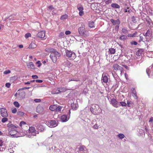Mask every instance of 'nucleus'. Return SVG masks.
<instances>
[{"instance_id":"nucleus-1","label":"nucleus","mask_w":153,"mask_h":153,"mask_svg":"<svg viewBox=\"0 0 153 153\" xmlns=\"http://www.w3.org/2000/svg\"><path fill=\"white\" fill-rule=\"evenodd\" d=\"M60 56V54L56 51V50H55V51L51 53L50 57L52 62L54 63H55L56 62L57 59H58Z\"/></svg>"},{"instance_id":"nucleus-2","label":"nucleus","mask_w":153,"mask_h":153,"mask_svg":"<svg viewBox=\"0 0 153 153\" xmlns=\"http://www.w3.org/2000/svg\"><path fill=\"white\" fill-rule=\"evenodd\" d=\"M79 34L82 36L84 37L87 36L89 35L88 32L85 30L84 27L82 26L78 29Z\"/></svg>"},{"instance_id":"nucleus-3","label":"nucleus","mask_w":153,"mask_h":153,"mask_svg":"<svg viewBox=\"0 0 153 153\" xmlns=\"http://www.w3.org/2000/svg\"><path fill=\"white\" fill-rule=\"evenodd\" d=\"M66 56L68 58H71V59H74L76 57L75 53L71 51L67 50L65 51Z\"/></svg>"},{"instance_id":"nucleus-4","label":"nucleus","mask_w":153,"mask_h":153,"mask_svg":"<svg viewBox=\"0 0 153 153\" xmlns=\"http://www.w3.org/2000/svg\"><path fill=\"white\" fill-rule=\"evenodd\" d=\"M45 124L50 128L54 127L58 125V123L56 121L54 120H52L46 121Z\"/></svg>"},{"instance_id":"nucleus-5","label":"nucleus","mask_w":153,"mask_h":153,"mask_svg":"<svg viewBox=\"0 0 153 153\" xmlns=\"http://www.w3.org/2000/svg\"><path fill=\"white\" fill-rule=\"evenodd\" d=\"M18 99L21 100L22 99H24L25 96V92L21 89H19L18 91Z\"/></svg>"},{"instance_id":"nucleus-6","label":"nucleus","mask_w":153,"mask_h":153,"mask_svg":"<svg viewBox=\"0 0 153 153\" xmlns=\"http://www.w3.org/2000/svg\"><path fill=\"white\" fill-rule=\"evenodd\" d=\"M45 124L43 123V124H37V126H35L36 127V129L40 132H43L45 130Z\"/></svg>"},{"instance_id":"nucleus-7","label":"nucleus","mask_w":153,"mask_h":153,"mask_svg":"<svg viewBox=\"0 0 153 153\" xmlns=\"http://www.w3.org/2000/svg\"><path fill=\"white\" fill-rule=\"evenodd\" d=\"M0 113L1 116L3 117H8V115L7 110L4 108H1Z\"/></svg>"},{"instance_id":"nucleus-8","label":"nucleus","mask_w":153,"mask_h":153,"mask_svg":"<svg viewBox=\"0 0 153 153\" xmlns=\"http://www.w3.org/2000/svg\"><path fill=\"white\" fill-rule=\"evenodd\" d=\"M8 131L10 135L13 136L14 137H19L16 135V134L18 133V132L16 129L9 130Z\"/></svg>"},{"instance_id":"nucleus-9","label":"nucleus","mask_w":153,"mask_h":153,"mask_svg":"<svg viewBox=\"0 0 153 153\" xmlns=\"http://www.w3.org/2000/svg\"><path fill=\"white\" fill-rule=\"evenodd\" d=\"M62 89L61 88H58L54 89L51 92L52 94H58L63 91Z\"/></svg>"},{"instance_id":"nucleus-10","label":"nucleus","mask_w":153,"mask_h":153,"mask_svg":"<svg viewBox=\"0 0 153 153\" xmlns=\"http://www.w3.org/2000/svg\"><path fill=\"white\" fill-rule=\"evenodd\" d=\"M118 102L115 98H113L111 100V103L115 107L117 108L118 107Z\"/></svg>"},{"instance_id":"nucleus-11","label":"nucleus","mask_w":153,"mask_h":153,"mask_svg":"<svg viewBox=\"0 0 153 153\" xmlns=\"http://www.w3.org/2000/svg\"><path fill=\"white\" fill-rule=\"evenodd\" d=\"M113 67L115 70H119L121 72L123 71V68L121 66L118 65L117 64H115L113 65Z\"/></svg>"},{"instance_id":"nucleus-12","label":"nucleus","mask_w":153,"mask_h":153,"mask_svg":"<svg viewBox=\"0 0 153 153\" xmlns=\"http://www.w3.org/2000/svg\"><path fill=\"white\" fill-rule=\"evenodd\" d=\"M132 95L135 99H137L138 98L137 94V92L135 89L132 88L131 89Z\"/></svg>"},{"instance_id":"nucleus-13","label":"nucleus","mask_w":153,"mask_h":153,"mask_svg":"<svg viewBox=\"0 0 153 153\" xmlns=\"http://www.w3.org/2000/svg\"><path fill=\"white\" fill-rule=\"evenodd\" d=\"M43 111L44 108L42 106L40 105L37 106L36 109V111L37 113L41 114L42 113Z\"/></svg>"},{"instance_id":"nucleus-14","label":"nucleus","mask_w":153,"mask_h":153,"mask_svg":"<svg viewBox=\"0 0 153 153\" xmlns=\"http://www.w3.org/2000/svg\"><path fill=\"white\" fill-rule=\"evenodd\" d=\"M77 8L78 10L79 11V16H82L84 14V11H83V7L81 6V7H78L77 6Z\"/></svg>"},{"instance_id":"nucleus-15","label":"nucleus","mask_w":153,"mask_h":153,"mask_svg":"<svg viewBox=\"0 0 153 153\" xmlns=\"http://www.w3.org/2000/svg\"><path fill=\"white\" fill-rule=\"evenodd\" d=\"M110 22L112 23L113 25H119L120 23V20L119 19H117L116 20H114L111 19H110Z\"/></svg>"},{"instance_id":"nucleus-16","label":"nucleus","mask_w":153,"mask_h":153,"mask_svg":"<svg viewBox=\"0 0 153 153\" xmlns=\"http://www.w3.org/2000/svg\"><path fill=\"white\" fill-rule=\"evenodd\" d=\"M7 126L9 127L8 131L13 129H15L14 128H17L18 127V126H16L10 123H8L7 124Z\"/></svg>"},{"instance_id":"nucleus-17","label":"nucleus","mask_w":153,"mask_h":153,"mask_svg":"<svg viewBox=\"0 0 153 153\" xmlns=\"http://www.w3.org/2000/svg\"><path fill=\"white\" fill-rule=\"evenodd\" d=\"M37 36L39 38H43L45 37V32L42 31L39 32L37 34Z\"/></svg>"},{"instance_id":"nucleus-18","label":"nucleus","mask_w":153,"mask_h":153,"mask_svg":"<svg viewBox=\"0 0 153 153\" xmlns=\"http://www.w3.org/2000/svg\"><path fill=\"white\" fill-rule=\"evenodd\" d=\"M101 80L102 82L106 83L108 81V78L106 76L103 74L102 75Z\"/></svg>"},{"instance_id":"nucleus-19","label":"nucleus","mask_w":153,"mask_h":153,"mask_svg":"<svg viewBox=\"0 0 153 153\" xmlns=\"http://www.w3.org/2000/svg\"><path fill=\"white\" fill-rule=\"evenodd\" d=\"M97 105L98 106V105H96L95 104H93L92 105V106H91L90 108V111H91V112L92 113V114H97V110H96L94 108V106L95 107L96 106L95 105Z\"/></svg>"},{"instance_id":"nucleus-20","label":"nucleus","mask_w":153,"mask_h":153,"mask_svg":"<svg viewBox=\"0 0 153 153\" xmlns=\"http://www.w3.org/2000/svg\"><path fill=\"white\" fill-rule=\"evenodd\" d=\"M6 148V146L3 144L1 140H0V151H4Z\"/></svg>"},{"instance_id":"nucleus-21","label":"nucleus","mask_w":153,"mask_h":153,"mask_svg":"<svg viewBox=\"0 0 153 153\" xmlns=\"http://www.w3.org/2000/svg\"><path fill=\"white\" fill-rule=\"evenodd\" d=\"M68 119V118L66 115H62L60 118V120L62 122H65L67 121Z\"/></svg>"},{"instance_id":"nucleus-22","label":"nucleus","mask_w":153,"mask_h":153,"mask_svg":"<svg viewBox=\"0 0 153 153\" xmlns=\"http://www.w3.org/2000/svg\"><path fill=\"white\" fill-rule=\"evenodd\" d=\"M27 65L29 68H30L32 69H35V66L33 62H32L27 63Z\"/></svg>"},{"instance_id":"nucleus-23","label":"nucleus","mask_w":153,"mask_h":153,"mask_svg":"<svg viewBox=\"0 0 153 153\" xmlns=\"http://www.w3.org/2000/svg\"><path fill=\"white\" fill-rule=\"evenodd\" d=\"M87 113L84 110L81 111L80 112V116L81 117L85 118L87 116Z\"/></svg>"},{"instance_id":"nucleus-24","label":"nucleus","mask_w":153,"mask_h":153,"mask_svg":"<svg viewBox=\"0 0 153 153\" xmlns=\"http://www.w3.org/2000/svg\"><path fill=\"white\" fill-rule=\"evenodd\" d=\"M71 108L73 110H76L77 109V108L78 107V105L77 103L76 104V103H75L74 102L72 103L71 104Z\"/></svg>"},{"instance_id":"nucleus-25","label":"nucleus","mask_w":153,"mask_h":153,"mask_svg":"<svg viewBox=\"0 0 153 153\" xmlns=\"http://www.w3.org/2000/svg\"><path fill=\"white\" fill-rule=\"evenodd\" d=\"M45 51L48 52L53 53L55 51V49L51 48H47L45 49Z\"/></svg>"},{"instance_id":"nucleus-26","label":"nucleus","mask_w":153,"mask_h":153,"mask_svg":"<svg viewBox=\"0 0 153 153\" xmlns=\"http://www.w3.org/2000/svg\"><path fill=\"white\" fill-rule=\"evenodd\" d=\"M36 45L34 43L31 42L30 45L28 48L30 49H33L36 47Z\"/></svg>"},{"instance_id":"nucleus-27","label":"nucleus","mask_w":153,"mask_h":153,"mask_svg":"<svg viewBox=\"0 0 153 153\" xmlns=\"http://www.w3.org/2000/svg\"><path fill=\"white\" fill-rule=\"evenodd\" d=\"M56 105H51L49 108V109L52 111H55L56 109Z\"/></svg>"},{"instance_id":"nucleus-28","label":"nucleus","mask_w":153,"mask_h":153,"mask_svg":"<svg viewBox=\"0 0 153 153\" xmlns=\"http://www.w3.org/2000/svg\"><path fill=\"white\" fill-rule=\"evenodd\" d=\"M152 34V32L149 30H148L145 33H143V35L145 36H151Z\"/></svg>"},{"instance_id":"nucleus-29","label":"nucleus","mask_w":153,"mask_h":153,"mask_svg":"<svg viewBox=\"0 0 153 153\" xmlns=\"http://www.w3.org/2000/svg\"><path fill=\"white\" fill-rule=\"evenodd\" d=\"M28 130L30 133H32L34 132L36 130L35 128L34 127L31 126L29 127Z\"/></svg>"},{"instance_id":"nucleus-30","label":"nucleus","mask_w":153,"mask_h":153,"mask_svg":"<svg viewBox=\"0 0 153 153\" xmlns=\"http://www.w3.org/2000/svg\"><path fill=\"white\" fill-rule=\"evenodd\" d=\"M112 7L115 8H119L120 6L118 4L116 3H112L111 5Z\"/></svg>"},{"instance_id":"nucleus-31","label":"nucleus","mask_w":153,"mask_h":153,"mask_svg":"<svg viewBox=\"0 0 153 153\" xmlns=\"http://www.w3.org/2000/svg\"><path fill=\"white\" fill-rule=\"evenodd\" d=\"M88 25L91 28L94 27V22L92 21L89 22Z\"/></svg>"},{"instance_id":"nucleus-32","label":"nucleus","mask_w":153,"mask_h":153,"mask_svg":"<svg viewBox=\"0 0 153 153\" xmlns=\"http://www.w3.org/2000/svg\"><path fill=\"white\" fill-rule=\"evenodd\" d=\"M62 108V106L56 105V109L55 110L56 112H58L61 111V110Z\"/></svg>"},{"instance_id":"nucleus-33","label":"nucleus","mask_w":153,"mask_h":153,"mask_svg":"<svg viewBox=\"0 0 153 153\" xmlns=\"http://www.w3.org/2000/svg\"><path fill=\"white\" fill-rule=\"evenodd\" d=\"M109 52L111 54H114L115 52V50L113 48H110L109 50Z\"/></svg>"},{"instance_id":"nucleus-34","label":"nucleus","mask_w":153,"mask_h":153,"mask_svg":"<svg viewBox=\"0 0 153 153\" xmlns=\"http://www.w3.org/2000/svg\"><path fill=\"white\" fill-rule=\"evenodd\" d=\"M143 52V51L142 49L139 50L136 52V55L138 56H140Z\"/></svg>"},{"instance_id":"nucleus-35","label":"nucleus","mask_w":153,"mask_h":153,"mask_svg":"<svg viewBox=\"0 0 153 153\" xmlns=\"http://www.w3.org/2000/svg\"><path fill=\"white\" fill-rule=\"evenodd\" d=\"M87 149L85 146H81L79 147V150L80 151L82 152L83 151H84V150H85V149Z\"/></svg>"},{"instance_id":"nucleus-36","label":"nucleus","mask_w":153,"mask_h":153,"mask_svg":"<svg viewBox=\"0 0 153 153\" xmlns=\"http://www.w3.org/2000/svg\"><path fill=\"white\" fill-rule=\"evenodd\" d=\"M68 17V15L66 14L63 15L62 16L60 17V19L62 20H64L67 18Z\"/></svg>"},{"instance_id":"nucleus-37","label":"nucleus","mask_w":153,"mask_h":153,"mask_svg":"<svg viewBox=\"0 0 153 153\" xmlns=\"http://www.w3.org/2000/svg\"><path fill=\"white\" fill-rule=\"evenodd\" d=\"M127 39V36L125 35H122L119 37V39L121 40H126Z\"/></svg>"},{"instance_id":"nucleus-38","label":"nucleus","mask_w":153,"mask_h":153,"mask_svg":"<svg viewBox=\"0 0 153 153\" xmlns=\"http://www.w3.org/2000/svg\"><path fill=\"white\" fill-rule=\"evenodd\" d=\"M122 33L124 34H126L128 33V30L126 28H123L122 29Z\"/></svg>"},{"instance_id":"nucleus-39","label":"nucleus","mask_w":153,"mask_h":153,"mask_svg":"<svg viewBox=\"0 0 153 153\" xmlns=\"http://www.w3.org/2000/svg\"><path fill=\"white\" fill-rule=\"evenodd\" d=\"M24 114V113L22 111H18L17 112V115L19 116H23Z\"/></svg>"},{"instance_id":"nucleus-40","label":"nucleus","mask_w":153,"mask_h":153,"mask_svg":"<svg viewBox=\"0 0 153 153\" xmlns=\"http://www.w3.org/2000/svg\"><path fill=\"white\" fill-rule=\"evenodd\" d=\"M13 104L16 107H19L20 106L19 104L17 101H15L13 102Z\"/></svg>"},{"instance_id":"nucleus-41","label":"nucleus","mask_w":153,"mask_h":153,"mask_svg":"<svg viewBox=\"0 0 153 153\" xmlns=\"http://www.w3.org/2000/svg\"><path fill=\"white\" fill-rule=\"evenodd\" d=\"M1 120V122L3 123H5V122L7 121L8 119L7 117H4Z\"/></svg>"},{"instance_id":"nucleus-42","label":"nucleus","mask_w":153,"mask_h":153,"mask_svg":"<svg viewBox=\"0 0 153 153\" xmlns=\"http://www.w3.org/2000/svg\"><path fill=\"white\" fill-rule=\"evenodd\" d=\"M117 136L119 138L121 139H123L125 137L124 135L123 134H119Z\"/></svg>"},{"instance_id":"nucleus-43","label":"nucleus","mask_w":153,"mask_h":153,"mask_svg":"<svg viewBox=\"0 0 153 153\" xmlns=\"http://www.w3.org/2000/svg\"><path fill=\"white\" fill-rule=\"evenodd\" d=\"M31 36V34L30 33H27L25 35V37L26 39H27L29 37Z\"/></svg>"},{"instance_id":"nucleus-44","label":"nucleus","mask_w":153,"mask_h":153,"mask_svg":"<svg viewBox=\"0 0 153 153\" xmlns=\"http://www.w3.org/2000/svg\"><path fill=\"white\" fill-rule=\"evenodd\" d=\"M146 72L147 74H148V75L149 77V75H150V69H149V68H147L146 69Z\"/></svg>"},{"instance_id":"nucleus-45","label":"nucleus","mask_w":153,"mask_h":153,"mask_svg":"<svg viewBox=\"0 0 153 153\" xmlns=\"http://www.w3.org/2000/svg\"><path fill=\"white\" fill-rule=\"evenodd\" d=\"M120 104L122 106H126V104L125 102H120Z\"/></svg>"},{"instance_id":"nucleus-46","label":"nucleus","mask_w":153,"mask_h":153,"mask_svg":"<svg viewBox=\"0 0 153 153\" xmlns=\"http://www.w3.org/2000/svg\"><path fill=\"white\" fill-rule=\"evenodd\" d=\"M92 127L94 129H97L98 128L99 126L96 123Z\"/></svg>"},{"instance_id":"nucleus-47","label":"nucleus","mask_w":153,"mask_h":153,"mask_svg":"<svg viewBox=\"0 0 153 153\" xmlns=\"http://www.w3.org/2000/svg\"><path fill=\"white\" fill-rule=\"evenodd\" d=\"M10 73V71L9 70H6L4 72V74H7Z\"/></svg>"},{"instance_id":"nucleus-48","label":"nucleus","mask_w":153,"mask_h":153,"mask_svg":"<svg viewBox=\"0 0 153 153\" xmlns=\"http://www.w3.org/2000/svg\"><path fill=\"white\" fill-rule=\"evenodd\" d=\"M26 124L25 122L24 121H21L19 123V126L21 127L23 125H24Z\"/></svg>"},{"instance_id":"nucleus-49","label":"nucleus","mask_w":153,"mask_h":153,"mask_svg":"<svg viewBox=\"0 0 153 153\" xmlns=\"http://www.w3.org/2000/svg\"><path fill=\"white\" fill-rule=\"evenodd\" d=\"M130 44L131 45H136L137 43L136 41H132L131 42Z\"/></svg>"},{"instance_id":"nucleus-50","label":"nucleus","mask_w":153,"mask_h":153,"mask_svg":"<svg viewBox=\"0 0 153 153\" xmlns=\"http://www.w3.org/2000/svg\"><path fill=\"white\" fill-rule=\"evenodd\" d=\"M36 63L38 64V67H39L41 66V65H42V64L40 61H38L36 62Z\"/></svg>"},{"instance_id":"nucleus-51","label":"nucleus","mask_w":153,"mask_h":153,"mask_svg":"<svg viewBox=\"0 0 153 153\" xmlns=\"http://www.w3.org/2000/svg\"><path fill=\"white\" fill-rule=\"evenodd\" d=\"M143 36H140V39L139 40V42H140L141 41H143Z\"/></svg>"},{"instance_id":"nucleus-52","label":"nucleus","mask_w":153,"mask_h":153,"mask_svg":"<svg viewBox=\"0 0 153 153\" xmlns=\"http://www.w3.org/2000/svg\"><path fill=\"white\" fill-rule=\"evenodd\" d=\"M34 101L36 102H39L41 101V100L40 99H35L34 100Z\"/></svg>"},{"instance_id":"nucleus-53","label":"nucleus","mask_w":153,"mask_h":153,"mask_svg":"<svg viewBox=\"0 0 153 153\" xmlns=\"http://www.w3.org/2000/svg\"><path fill=\"white\" fill-rule=\"evenodd\" d=\"M10 84L9 83H7L5 84V86L7 88H9L10 87Z\"/></svg>"},{"instance_id":"nucleus-54","label":"nucleus","mask_w":153,"mask_h":153,"mask_svg":"<svg viewBox=\"0 0 153 153\" xmlns=\"http://www.w3.org/2000/svg\"><path fill=\"white\" fill-rule=\"evenodd\" d=\"M17 111V110L16 108H14L12 110V113L14 114Z\"/></svg>"},{"instance_id":"nucleus-55","label":"nucleus","mask_w":153,"mask_h":153,"mask_svg":"<svg viewBox=\"0 0 153 153\" xmlns=\"http://www.w3.org/2000/svg\"><path fill=\"white\" fill-rule=\"evenodd\" d=\"M32 77L33 79H36L38 78V76L36 75H33Z\"/></svg>"},{"instance_id":"nucleus-56","label":"nucleus","mask_w":153,"mask_h":153,"mask_svg":"<svg viewBox=\"0 0 153 153\" xmlns=\"http://www.w3.org/2000/svg\"><path fill=\"white\" fill-rule=\"evenodd\" d=\"M119 28V26L118 25H116L115 27V29L116 31H118Z\"/></svg>"},{"instance_id":"nucleus-57","label":"nucleus","mask_w":153,"mask_h":153,"mask_svg":"<svg viewBox=\"0 0 153 153\" xmlns=\"http://www.w3.org/2000/svg\"><path fill=\"white\" fill-rule=\"evenodd\" d=\"M8 150L10 153H13L14 152L11 149V147H10L8 149Z\"/></svg>"},{"instance_id":"nucleus-58","label":"nucleus","mask_w":153,"mask_h":153,"mask_svg":"<svg viewBox=\"0 0 153 153\" xmlns=\"http://www.w3.org/2000/svg\"><path fill=\"white\" fill-rule=\"evenodd\" d=\"M132 20L134 22H136L135 18L134 16H133L131 18Z\"/></svg>"},{"instance_id":"nucleus-59","label":"nucleus","mask_w":153,"mask_h":153,"mask_svg":"<svg viewBox=\"0 0 153 153\" xmlns=\"http://www.w3.org/2000/svg\"><path fill=\"white\" fill-rule=\"evenodd\" d=\"M71 33V31L69 30H67L65 32V34L66 35H69V34H70Z\"/></svg>"},{"instance_id":"nucleus-60","label":"nucleus","mask_w":153,"mask_h":153,"mask_svg":"<svg viewBox=\"0 0 153 153\" xmlns=\"http://www.w3.org/2000/svg\"><path fill=\"white\" fill-rule=\"evenodd\" d=\"M127 103L128 105H131L132 104V102L131 101L128 100L127 101Z\"/></svg>"},{"instance_id":"nucleus-61","label":"nucleus","mask_w":153,"mask_h":153,"mask_svg":"<svg viewBox=\"0 0 153 153\" xmlns=\"http://www.w3.org/2000/svg\"><path fill=\"white\" fill-rule=\"evenodd\" d=\"M35 81L37 82L42 83L43 82V81L42 80H36Z\"/></svg>"},{"instance_id":"nucleus-62","label":"nucleus","mask_w":153,"mask_h":153,"mask_svg":"<svg viewBox=\"0 0 153 153\" xmlns=\"http://www.w3.org/2000/svg\"><path fill=\"white\" fill-rule=\"evenodd\" d=\"M111 0H108L105 1V3L106 4H108L109 3L111 2Z\"/></svg>"},{"instance_id":"nucleus-63","label":"nucleus","mask_w":153,"mask_h":153,"mask_svg":"<svg viewBox=\"0 0 153 153\" xmlns=\"http://www.w3.org/2000/svg\"><path fill=\"white\" fill-rule=\"evenodd\" d=\"M82 152L81 153H88V150L87 149Z\"/></svg>"},{"instance_id":"nucleus-64","label":"nucleus","mask_w":153,"mask_h":153,"mask_svg":"<svg viewBox=\"0 0 153 153\" xmlns=\"http://www.w3.org/2000/svg\"><path fill=\"white\" fill-rule=\"evenodd\" d=\"M149 122H153V117H151L149 120Z\"/></svg>"}]
</instances>
